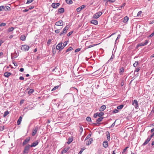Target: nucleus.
<instances>
[{"label":"nucleus","mask_w":154,"mask_h":154,"mask_svg":"<svg viewBox=\"0 0 154 154\" xmlns=\"http://www.w3.org/2000/svg\"><path fill=\"white\" fill-rule=\"evenodd\" d=\"M154 136V132L150 135V137H148L144 143L143 144L142 146H145L147 144L150 140L151 138Z\"/></svg>","instance_id":"nucleus-1"},{"label":"nucleus","mask_w":154,"mask_h":154,"mask_svg":"<svg viewBox=\"0 0 154 154\" xmlns=\"http://www.w3.org/2000/svg\"><path fill=\"white\" fill-rule=\"evenodd\" d=\"M104 117H100L99 118L97 119L96 121V122H97V123H92L93 125H95L96 126H99L100 125V124L99 123V122H101L102 121Z\"/></svg>","instance_id":"nucleus-2"},{"label":"nucleus","mask_w":154,"mask_h":154,"mask_svg":"<svg viewBox=\"0 0 154 154\" xmlns=\"http://www.w3.org/2000/svg\"><path fill=\"white\" fill-rule=\"evenodd\" d=\"M30 146L29 144H28L25 146L23 151V153H28L30 149Z\"/></svg>","instance_id":"nucleus-3"},{"label":"nucleus","mask_w":154,"mask_h":154,"mask_svg":"<svg viewBox=\"0 0 154 154\" xmlns=\"http://www.w3.org/2000/svg\"><path fill=\"white\" fill-rule=\"evenodd\" d=\"M102 13L100 11L97 12L93 15V18L94 19H97L102 15Z\"/></svg>","instance_id":"nucleus-4"},{"label":"nucleus","mask_w":154,"mask_h":154,"mask_svg":"<svg viewBox=\"0 0 154 154\" xmlns=\"http://www.w3.org/2000/svg\"><path fill=\"white\" fill-rule=\"evenodd\" d=\"M29 47L27 45H23L21 48V49L26 51H27L29 49Z\"/></svg>","instance_id":"nucleus-5"},{"label":"nucleus","mask_w":154,"mask_h":154,"mask_svg":"<svg viewBox=\"0 0 154 154\" xmlns=\"http://www.w3.org/2000/svg\"><path fill=\"white\" fill-rule=\"evenodd\" d=\"M38 126H37L35 127L32 130V136H35L37 133V131L38 130Z\"/></svg>","instance_id":"nucleus-6"},{"label":"nucleus","mask_w":154,"mask_h":154,"mask_svg":"<svg viewBox=\"0 0 154 154\" xmlns=\"http://www.w3.org/2000/svg\"><path fill=\"white\" fill-rule=\"evenodd\" d=\"M30 137L26 138L23 141V146H24L26 144L30 141Z\"/></svg>","instance_id":"nucleus-7"},{"label":"nucleus","mask_w":154,"mask_h":154,"mask_svg":"<svg viewBox=\"0 0 154 154\" xmlns=\"http://www.w3.org/2000/svg\"><path fill=\"white\" fill-rule=\"evenodd\" d=\"M40 141L39 140H37L35 142H33L30 146L31 147H35L37 146Z\"/></svg>","instance_id":"nucleus-8"},{"label":"nucleus","mask_w":154,"mask_h":154,"mask_svg":"<svg viewBox=\"0 0 154 154\" xmlns=\"http://www.w3.org/2000/svg\"><path fill=\"white\" fill-rule=\"evenodd\" d=\"M63 43L62 42L59 43L56 46V48L58 50H61L63 49H62V45Z\"/></svg>","instance_id":"nucleus-9"},{"label":"nucleus","mask_w":154,"mask_h":154,"mask_svg":"<svg viewBox=\"0 0 154 154\" xmlns=\"http://www.w3.org/2000/svg\"><path fill=\"white\" fill-rule=\"evenodd\" d=\"M132 104L134 106L135 108H137V107H138V103L137 101L136 100H134L132 102Z\"/></svg>","instance_id":"nucleus-10"},{"label":"nucleus","mask_w":154,"mask_h":154,"mask_svg":"<svg viewBox=\"0 0 154 154\" xmlns=\"http://www.w3.org/2000/svg\"><path fill=\"white\" fill-rule=\"evenodd\" d=\"M86 7L85 5H83L78 8L76 9V11L77 12H79L82 9Z\"/></svg>","instance_id":"nucleus-11"},{"label":"nucleus","mask_w":154,"mask_h":154,"mask_svg":"<svg viewBox=\"0 0 154 154\" xmlns=\"http://www.w3.org/2000/svg\"><path fill=\"white\" fill-rule=\"evenodd\" d=\"M19 55V54H18L16 52L14 53L11 54V58L13 59L14 58H15L17 57Z\"/></svg>","instance_id":"nucleus-12"},{"label":"nucleus","mask_w":154,"mask_h":154,"mask_svg":"<svg viewBox=\"0 0 154 154\" xmlns=\"http://www.w3.org/2000/svg\"><path fill=\"white\" fill-rule=\"evenodd\" d=\"M140 67H138L137 68H135V69L134 71V74L135 75H137V76H138V73H137V74H135L136 72H138L140 69Z\"/></svg>","instance_id":"nucleus-13"},{"label":"nucleus","mask_w":154,"mask_h":154,"mask_svg":"<svg viewBox=\"0 0 154 154\" xmlns=\"http://www.w3.org/2000/svg\"><path fill=\"white\" fill-rule=\"evenodd\" d=\"M63 22L62 20H60L57 22L55 23V25L57 26H62Z\"/></svg>","instance_id":"nucleus-14"},{"label":"nucleus","mask_w":154,"mask_h":154,"mask_svg":"<svg viewBox=\"0 0 154 154\" xmlns=\"http://www.w3.org/2000/svg\"><path fill=\"white\" fill-rule=\"evenodd\" d=\"M69 149V147H67L65 148L61 152V153L63 154V153H65L67 152L68 150Z\"/></svg>","instance_id":"nucleus-15"},{"label":"nucleus","mask_w":154,"mask_h":154,"mask_svg":"<svg viewBox=\"0 0 154 154\" xmlns=\"http://www.w3.org/2000/svg\"><path fill=\"white\" fill-rule=\"evenodd\" d=\"M106 108V106L105 105H103L100 108L99 111L101 112L104 110Z\"/></svg>","instance_id":"nucleus-16"},{"label":"nucleus","mask_w":154,"mask_h":154,"mask_svg":"<svg viewBox=\"0 0 154 154\" xmlns=\"http://www.w3.org/2000/svg\"><path fill=\"white\" fill-rule=\"evenodd\" d=\"M11 74L10 72H6L4 74V76L6 77H8Z\"/></svg>","instance_id":"nucleus-17"},{"label":"nucleus","mask_w":154,"mask_h":154,"mask_svg":"<svg viewBox=\"0 0 154 154\" xmlns=\"http://www.w3.org/2000/svg\"><path fill=\"white\" fill-rule=\"evenodd\" d=\"M22 119V117L21 116H20L17 122V124L18 125H19L20 124Z\"/></svg>","instance_id":"nucleus-18"},{"label":"nucleus","mask_w":154,"mask_h":154,"mask_svg":"<svg viewBox=\"0 0 154 154\" xmlns=\"http://www.w3.org/2000/svg\"><path fill=\"white\" fill-rule=\"evenodd\" d=\"M122 20L123 22L126 23L129 20V17L127 16H125Z\"/></svg>","instance_id":"nucleus-19"},{"label":"nucleus","mask_w":154,"mask_h":154,"mask_svg":"<svg viewBox=\"0 0 154 154\" xmlns=\"http://www.w3.org/2000/svg\"><path fill=\"white\" fill-rule=\"evenodd\" d=\"M64 9L63 8H59L58 9V12L60 14L63 13L64 12Z\"/></svg>","instance_id":"nucleus-20"},{"label":"nucleus","mask_w":154,"mask_h":154,"mask_svg":"<svg viewBox=\"0 0 154 154\" xmlns=\"http://www.w3.org/2000/svg\"><path fill=\"white\" fill-rule=\"evenodd\" d=\"M69 25H67L63 29V31H64L65 33H66L67 32V31L68 29H69Z\"/></svg>","instance_id":"nucleus-21"},{"label":"nucleus","mask_w":154,"mask_h":154,"mask_svg":"<svg viewBox=\"0 0 154 154\" xmlns=\"http://www.w3.org/2000/svg\"><path fill=\"white\" fill-rule=\"evenodd\" d=\"M90 23H91L93 24L94 25H97L98 23L97 21V20H91Z\"/></svg>","instance_id":"nucleus-22"},{"label":"nucleus","mask_w":154,"mask_h":154,"mask_svg":"<svg viewBox=\"0 0 154 154\" xmlns=\"http://www.w3.org/2000/svg\"><path fill=\"white\" fill-rule=\"evenodd\" d=\"M108 142L107 141H104L103 143V146L105 148H106L108 146Z\"/></svg>","instance_id":"nucleus-23"},{"label":"nucleus","mask_w":154,"mask_h":154,"mask_svg":"<svg viewBox=\"0 0 154 154\" xmlns=\"http://www.w3.org/2000/svg\"><path fill=\"white\" fill-rule=\"evenodd\" d=\"M124 72V68L123 67H121L119 69V73L120 75H122L123 72Z\"/></svg>","instance_id":"nucleus-24"},{"label":"nucleus","mask_w":154,"mask_h":154,"mask_svg":"<svg viewBox=\"0 0 154 154\" xmlns=\"http://www.w3.org/2000/svg\"><path fill=\"white\" fill-rule=\"evenodd\" d=\"M68 141L67 143L68 144H70L72 141L73 138L72 137H69L68 138Z\"/></svg>","instance_id":"nucleus-25"},{"label":"nucleus","mask_w":154,"mask_h":154,"mask_svg":"<svg viewBox=\"0 0 154 154\" xmlns=\"http://www.w3.org/2000/svg\"><path fill=\"white\" fill-rule=\"evenodd\" d=\"M144 46V45L143 43L142 42L140 43L137 44V45L136 46V49H137L140 46Z\"/></svg>","instance_id":"nucleus-26"},{"label":"nucleus","mask_w":154,"mask_h":154,"mask_svg":"<svg viewBox=\"0 0 154 154\" xmlns=\"http://www.w3.org/2000/svg\"><path fill=\"white\" fill-rule=\"evenodd\" d=\"M106 136H107V140L109 141L110 140V133L108 131L106 132Z\"/></svg>","instance_id":"nucleus-27"},{"label":"nucleus","mask_w":154,"mask_h":154,"mask_svg":"<svg viewBox=\"0 0 154 154\" xmlns=\"http://www.w3.org/2000/svg\"><path fill=\"white\" fill-rule=\"evenodd\" d=\"M26 37L24 35H21L20 36L21 40L24 41L26 40Z\"/></svg>","instance_id":"nucleus-28"},{"label":"nucleus","mask_w":154,"mask_h":154,"mask_svg":"<svg viewBox=\"0 0 154 154\" xmlns=\"http://www.w3.org/2000/svg\"><path fill=\"white\" fill-rule=\"evenodd\" d=\"M3 10H5L6 11L5 9V7L4 6H0V11H2Z\"/></svg>","instance_id":"nucleus-29"},{"label":"nucleus","mask_w":154,"mask_h":154,"mask_svg":"<svg viewBox=\"0 0 154 154\" xmlns=\"http://www.w3.org/2000/svg\"><path fill=\"white\" fill-rule=\"evenodd\" d=\"M68 42V41H66L64 42L63 45H62V49H63L67 45V42Z\"/></svg>","instance_id":"nucleus-30"},{"label":"nucleus","mask_w":154,"mask_h":154,"mask_svg":"<svg viewBox=\"0 0 154 154\" xmlns=\"http://www.w3.org/2000/svg\"><path fill=\"white\" fill-rule=\"evenodd\" d=\"M124 105L122 104L120 105H119L117 107V109H122L123 107H124Z\"/></svg>","instance_id":"nucleus-31"},{"label":"nucleus","mask_w":154,"mask_h":154,"mask_svg":"<svg viewBox=\"0 0 154 154\" xmlns=\"http://www.w3.org/2000/svg\"><path fill=\"white\" fill-rule=\"evenodd\" d=\"M72 49H73V48L72 47H69L68 49H66V51H65V53H67V52L72 50Z\"/></svg>","instance_id":"nucleus-32"},{"label":"nucleus","mask_w":154,"mask_h":154,"mask_svg":"<svg viewBox=\"0 0 154 154\" xmlns=\"http://www.w3.org/2000/svg\"><path fill=\"white\" fill-rule=\"evenodd\" d=\"M34 90L33 89H30L28 92V94H29L31 95L34 91Z\"/></svg>","instance_id":"nucleus-33"},{"label":"nucleus","mask_w":154,"mask_h":154,"mask_svg":"<svg viewBox=\"0 0 154 154\" xmlns=\"http://www.w3.org/2000/svg\"><path fill=\"white\" fill-rule=\"evenodd\" d=\"M66 3L68 4H71L72 3V0H66Z\"/></svg>","instance_id":"nucleus-34"},{"label":"nucleus","mask_w":154,"mask_h":154,"mask_svg":"<svg viewBox=\"0 0 154 154\" xmlns=\"http://www.w3.org/2000/svg\"><path fill=\"white\" fill-rule=\"evenodd\" d=\"M115 56L114 54H112L111 56V57L110 58V59L108 61V63L109 61H112L113 60V59L114 58Z\"/></svg>","instance_id":"nucleus-35"},{"label":"nucleus","mask_w":154,"mask_h":154,"mask_svg":"<svg viewBox=\"0 0 154 154\" xmlns=\"http://www.w3.org/2000/svg\"><path fill=\"white\" fill-rule=\"evenodd\" d=\"M52 7L54 8H57V6L56 4V3H53L51 5Z\"/></svg>","instance_id":"nucleus-36"},{"label":"nucleus","mask_w":154,"mask_h":154,"mask_svg":"<svg viewBox=\"0 0 154 154\" xmlns=\"http://www.w3.org/2000/svg\"><path fill=\"white\" fill-rule=\"evenodd\" d=\"M105 1H106V2L105 4L107 3L108 2H115L116 0H104Z\"/></svg>","instance_id":"nucleus-37"},{"label":"nucleus","mask_w":154,"mask_h":154,"mask_svg":"<svg viewBox=\"0 0 154 154\" xmlns=\"http://www.w3.org/2000/svg\"><path fill=\"white\" fill-rule=\"evenodd\" d=\"M59 85H57L54 87L51 90V91H54L57 89H58L59 87Z\"/></svg>","instance_id":"nucleus-38"},{"label":"nucleus","mask_w":154,"mask_h":154,"mask_svg":"<svg viewBox=\"0 0 154 154\" xmlns=\"http://www.w3.org/2000/svg\"><path fill=\"white\" fill-rule=\"evenodd\" d=\"M14 30V28L13 27H11V28H9L8 29V32H10Z\"/></svg>","instance_id":"nucleus-39"},{"label":"nucleus","mask_w":154,"mask_h":154,"mask_svg":"<svg viewBox=\"0 0 154 154\" xmlns=\"http://www.w3.org/2000/svg\"><path fill=\"white\" fill-rule=\"evenodd\" d=\"M9 114V112L8 111H5L3 115L4 117H5L8 114Z\"/></svg>","instance_id":"nucleus-40"},{"label":"nucleus","mask_w":154,"mask_h":154,"mask_svg":"<svg viewBox=\"0 0 154 154\" xmlns=\"http://www.w3.org/2000/svg\"><path fill=\"white\" fill-rule=\"evenodd\" d=\"M91 131L90 134L87 136L86 137L85 140L89 139L91 135Z\"/></svg>","instance_id":"nucleus-41"},{"label":"nucleus","mask_w":154,"mask_h":154,"mask_svg":"<svg viewBox=\"0 0 154 154\" xmlns=\"http://www.w3.org/2000/svg\"><path fill=\"white\" fill-rule=\"evenodd\" d=\"M104 115V113L103 112H100L99 113H98V116L99 117H102V116Z\"/></svg>","instance_id":"nucleus-42"},{"label":"nucleus","mask_w":154,"mask_h":154,"mask_svg":"<svg viewBox=\"0 0 154 154\" xmlns=\"http://www.w3.org/2000/svg\"><path fill=\"white\" fill-rule=\"evenodd\" d=\"M86 121L88 122H90L91 121V119L90 117H87L86 118Z\"/></svg>","instance_id":"nucleus-43"},{"label":"nucleus","mask_w":154,"mask_h":154,"mask_svg":"<svg viewBox=\"0 0 154 154\" xmlns=\"http://www.w3.org/2000/svg\"><path fill=\"white\" fill-rule=\"evenodd\" d=\"M138 64V61H136L133 64V66L134 67H136L137 66Z\"/></svg>","instance_id":"nucleus-44"},{"label":"nucleus","mask_w":154,"mask_h":154,"mask_svg":"<svg viewBox=\"0 0 154 154\" xmlns=\"http://www.w3.org/2000/svg\"><path fill=\"white\" fill-rule=\"evenodd\" d=\"M119 112L118 109H115L112 112L113 113H118Z\"/></svg>","instance_id":"nucleus-45"},{"label":"nucleus","mask_w":154,"mask_h":154,"mask_svg":"<svg viewBox=\"0 0 154 154\" xmlns=\"http://www.w3.org/2000/svg\"><path fill=\"white\" fill-rule=\"evenodd\" d=\"M116 121V120L115 122L112 124L109 127V128H110L114 127L115 125Z\"/></svg>","instance_id":"nucleus-46"},{"label":"nucleus","mask_w":154,"mask_h":154,"mask_svg":"<svg viewBox=\"0 0 154 154\" xmlns=\"http://www.w3.org/2000/svg\"><path fill=\"white\" fill-rule=\"evenodd\" d=\"M66 33H65V32L63 31L60 33L59 35L60 36H62V35H65Z\"/></svg>","instance_id":"nucleus-47"},{"label":"nucleus","mask_w":154,"mask_h":154,"mask_svg":"<svg viewBox=\"0 0 154 154\" xmlns=\"http://www.w3.org/2000/svg\"><path fill=\"white\" fill-rule=\"evenodd\" d=\"M84 149H84V148H82L81 149V150H80V151L79 152L78 154H81L82 153V152H83V151L84 150Z\"/></svg>","instance_id":"nucleus-48"},{"label":"nucleus","mask_w":154,"mask_h":154,"mask_svg":"<svg viewBox=\"0 0 154 154\" xmlns=\"http://www.w3.org/2000/svg\"><path fill=\"white\" fill-rule=\"evenodd\" d=\"M34 0H27L26 3V4L30 3L32 2Z\"/></svg>","instance_id":"nucleus-49"},{"label":"nucleus","mask_w":154,"mask_h":154,"mask_svg":"<svg viewBox=\"0 0 154 154\" xmlns=\"http://www.w3.org/2000/svg\"><path fill=\"white\" fill-rule=\"evenodd\" d=\"M73 31H71L69 32L67 34V36H69L71 35L72 34V33H73Z\"/></svg>","instance_id":"nucleus-50"},{"label":"nucleus","mask_w":154,"mask_h":154,"mask_svg":"<svg viewBox=\"0 0 154 154\" xmlns=\"http://www.w3.org/2000/svg\"><path fill=\"white\" fill-rule=\"evenodd\" d=\"M5 9L6 10V11H9L10 10V7H9V6H5Z\"/></svg>","instance_id":"nucleus-51"},{"label":"nucleus","mask_w":154,"mask_h":154,"mask_svg":"<svg viewBox=\"0 0 154 154\" xmlns=\"http://www.w3.org/2000/svg\"><path fill=\"white\" fill-rule=\"evenodd\" d=\"M142 13V12L141 11H139L137 14V16L139 17V16H140Z\"/></svg>","instance_id":"nucleus-52"},{"label":"nucleus","mask_w":154,"mask_h":154,"mask_svg":"<svg viewBox=\"0 0 154 154\" xmlns=\"http://www.w3.org/2000/svg\"><path fill=\"white\" fill-rule=\"evenodd\" d=\"M97 116H98V112H97L94 114V118H96Z\"/></svg>","instance_id":"nucleus-53"},{"label":"nucleus","mask_w":154,"mask_h":154,"mask_svg":"<svg viewBox=\"0 0 154 154\" xmlns=\"http://www.w3.org/2000/svg\"><path fill=\"white\" fill-rule=\"evenodd\" d=\"M154 35V31L150 35L148 36L149 37H152Z\"/></svg>","instance_id":"nucleus-54"},{"label":"nucleus","mask_w":154,"mask_h":154,"mask_svg":"<svg viewBox=\"0 0 154 154\" xmlns=\"http://www.w3.org/2000/svg\"><path fill=\"white\" fill-rule=\"evenodd\" d=\"M60 32V29H57V30H55V32L56 33H58Z\"/></svg>","instance_id":"nucleus-55"},{"label":"nucleus","mask_w":154,"mask_h":154,"mask_svg":"<svg viewBox=\"0 0 154 154\" xmlns=\"http://www.w3.org/2000/svg\"><path fill=\"white\" fill-rule=\"evenodd\" d=\"M93 141V139L92 138H91L89 139L88 141H89L90 143H91Z\"/></svg>","instance_id":"nucleus-56"},{"label":"nucleus","mask_w":154,"mask_h":154,"mask_svg":"<svg viewBox=\"0 0 154 154\" xmlns=\"http://www.w3.org/2000/svg\"><path fill=\"white\" fill-rule=\"evenodd\" d=\"M148 42V40H146L145 41V42L143 43L144 45H146Z\"/></svg>","instance_id":"nucleus-57"},{"label":"nucleus","mask_w":154,"mask_h":154,"mask_svg":"<svg viewBox=\"0 0 154 154\" xmlns=\"http://www.w3.org/2000/svg\"><path fill=\"white\" fill-rule=\"evenodd\" d=\"M128 148V147H127L126 148H125L123 150V151L122 152V153H124L126 150Z\"/></svg>","instance_id":"nucleus-58"},{"label":"nucleus","mask_w":154,"mask_h":154,"mask_svg":"<svg viewBox=\"0 0 154 154\" xmlns=\"http://www.w3.org/2000/svg\"><path fill=\"white\" fill-rule=\"evenodd\" d=\"M51 39H49L48 41V42H47V44L49 45H50V44H51Z\"/></svg>","instance_id":"nucleus-59"},{"label":"nucleus","mask_w":154,"mask_h":154,"mask_svg":"<svg viewBox=\"0 0 154 154\" xmlns=\"http://www.w3.org/2000/svg\"><path fill=\"white\" fill-rule=\"evenodd\" d=\"M6 25V23H2L0 24V26H5Z\"/></svg>","instance_id":"nucleus-60"},{"label":"nucleus","mask_w":154,"mask_h":154,"mask_svg":"<svg viewBox=\"0 0 154 154\" xmlns=\"http://www.w3.org/2000/svg\"><path fill=\"white\" fill-rule=\"evenodd\" d=\"M81 50V48H77V49H76V50H75V52L76 53V52H77L78 51H80Z\"/></svg>","instance_id":"nucleus-61"},{"label":"nucleus","mask_w":154,"mask_h":154,"mask_svg":"<svg viewBox=\"0 0 154 154\" xmlns=\"http://www.w3.org/2000/svg\"><path fill=\"white\" fill-rule=\"evenodd\" d=\"M125 3H123L121 6L120 7V8H122V7H124L125 6Z\"/></svg>","instance_id":"nucleus-62"},{"label":"nucleus","mask_w":154,"mask_h":154,"mask_svg":"<svg viewBox=\"0 0 154 154\" xmlns=\"http://www.w3.org/2000/svg\"><path fill=\"white\" fill-rule=\"evenodd\" d=\"M19 79L20 80H23L24 79V78L23 76H20L19 77Z\"/></svg>","instance_id":"nucleus-63"},{"label":"nucleus","mask_w":154,"mask_h":154,"mask_svg":"<svg viewBox=\"0 0 154 154\" xmlns=\"http://www.w3.org/2000/svg\"><path fill=\"white\" fill-rule=\"evenodd\" d=\"M91 144L90 143L89 141H87L86 142V145H89L90 144Z\"/></svg>","instance_id":"nucleus-64"}]
</instances>
